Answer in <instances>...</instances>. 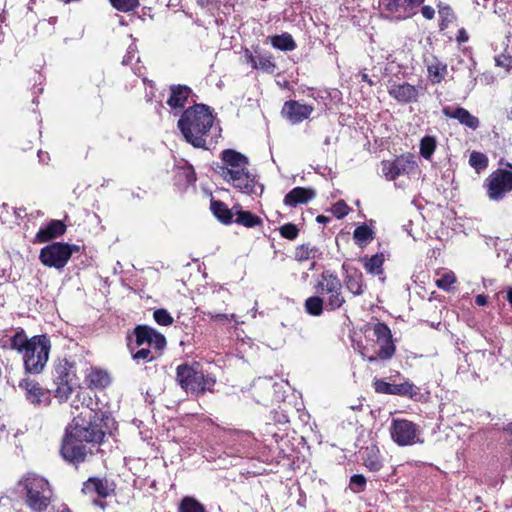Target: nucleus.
Wrapping results in <instances>:
<instances>
[{
	"label": "nucleus",
	"mask_w": 512,
	"mask_h": 512,
	"mask_svg": "<svg viewBox=\"0 0 512 512\" xmlns=\"http://www.w3.org/2000/svg\"><path fill=\"white\" fill-rule=\"evenodd\" d=\"M112 484L107 479L91 477L84 482L82 492L86 495H98L101 498H106L113 492Z\"/></svg>",
	"instance_id": "obj_21"
},
{
	"label": "nucleus",
	"mask_w": 512,
	"mask_h": 512,
	"mask_svg": "<svg viewBox=\"0 0 512 512\" xmlns=\"http://www.w3.org/2000/svg\"><path fill=\"white\" fill-rule=\"evenodd\" d=\"M384 263V257L382 254H375L370 258H367L364 263V268L368 273L373 275H379L382 273Z\"/></svg>",
	"instance_id": "obj_37"
},
{
	"label": "nucleus",
	"mask_w": 512,
	"mask_h": 512,
	"mask_svg": "<svg viewBox=\"0 0 512 512\" xmlns=\"http://www.w3.org/2000/svg\"><path fill=\"white\" fill-rule=\"evenodd\" d=\"M211 210L213 214L224 224H229L233 219V209L230 210L227 205L218 200H211Z\"/></svg>",
	"instance_id": "obj_31"
},
{
	"label": "nucleus",
	"mask_w": 512,
	"mask_h": 512,
	"mask_svg": "<svg viewBox=\"0 0 512 512\" xmlns=\"http://www.w3.org/2000/svg\"><path fill=\"white\" fill-rule=\"evenodd\" d=\"M132 57H133V56L131 55V52L129 51V52H128V55H126V56L123 58L122 63H123L124 65L129 64V63L131 62Z\"/></svg>",
	"instance_id": "obj_59"
},
{
	"label": "nucleus",
	"mask_w": 512,
	"mask_h": 512,
	"mask_svg": "<svg viewBox=\"0 0 512 512\" xmlns=\"http://www.w3.org/2000/svg\"><path fill=\"white\" fill-rule=\"evenodd\" d=\"M182 174L185 177L187 183L191 184L196 181V174L192 167L182 168Z\"/></svg>",
	"instance_id": "obj_51"
},
{
	"label": "nucleus",
	"mask_w": 512,
	"mask_h": 512,
	"mask_svg": "<svg viewBox=\"0 0 512 512\" xmlns=\"http://www.w3.org/2000/svg\"><path fill=\"white\" fill-rule=\"evenodd\" d=\"M176 380L183 390L196 397L206 392L212 393L216 384V378L210 373H205L198 363L179 365Z\"/></svg>",
	"instance_id": "obj_5"
},
{
	"label": "nucleus",
	"mask_w": 512,
	"mask_h": 512,
	"mask_svg": "<svg viewBox=\"0 0 512 512\" xmlns=\"http://www.w3.org/2000/svg\"><path fill=\"white\" fill-rule=\"evenodd\" d=\"M508 119L512 120V112L508 115Z\"/></svg>",
	"instance_id": "obj_64"
},
{
	"label": "nucleus",
	"mask_w": 512,
	"mask_h": 512,
	"mask_svg": "<svg viewBox=\"0 0 512 512\" xmlns=\"http://www.w3.org/2000/svg\"><path fill=\"white\" fill-rule=\"evenodd\" d=\"M213 122L210 108L204 104H196L182 113L178 128L188 143L195 148H206V136Z\"/></svg>",
	"instance_id": "obj_3"
},
{
	"label": "nucleus",
	"mask_w": 512,
	"mask_h": 512,
	"mask_svg": "<svg viewBox=\"0 0 512 512\" xmlns=\"http://www.w3.org/2000/svg\"><path fill=\"white\" fill-rule=\"evenodd\" d=\"M424 0H380L384 12L396 20L407 19L416 14Z\"/></svg>",
	"instance_id": "obj_14"
},
{
	"label": "nucleus",
	"mask_w": 512,
	"mask_h": 512,
	"mask_svg": "<svg viewBox=\"0 0 512 512\" xmlns=\"http://www.w3.org/2000/svg\"><path fill=\"white\" fill-rule=\"evenodd\" d=\"M192 90L186 85H171L170 95L167 99V105L175 110V114L180 112L188 103L189 98L192 96Z\"/></svg>",
	"instance_id": "obj_19"
},
{
	"label": "nucleus",
	"mask_w": 512,
	"mask_h": 512,
	"mask_svg": "<svg viewBox=\"0 0 512 512\" xmlns=\"http://www.w3.org/2000/svg\"><path fill=\"white\" fill-rule=\"evenodd\" d=\"M469 164L477 171H481L487 167L488 159L483 153L473 151L469 157Z\"/></svg>",
	"instance_id": "obj_43"
},
{
	"label": "nucleus",
	"mask_w": 512,
	"mask_h": 512,
	"mask_svg": "<svg viewBox=\"0 0 512 512\" xmlns=\"http://www.w3.org/2000/svg\"><path fill=\"white\" fill-rule=\"evenodd\" d=\"M427 66L428 77L432 83L437 84L443 81L448 73L447 64L438 59L436 56H431L425 59Z\"/></svg>",
	"instance_id": "obj_24"
},
{
	"label": "nucleus",
	"mask_w": 512,
	"mask_h": 512,
	"mask_svg": "<svg viewBox=\"0 0 512 512\" xmlns=\"http://www.w3.org/2000/svg\"><path fill=\"white\" fill-rule=\"evenodd\" d=\"M87 399L92 402L91 398L84 393H78L73 400L71 407L79 413L74 416L72 424L66 429L61 446L63 458L75 465L84 462L88 455L93 454V450L87 444L95 446L105 437L101 426L104 413L97 412L88 404L85 405Z\"/></svg>",
	"instance_id": "obj_1"
},
{
	"label": "nucleus",
	"mask_w": 512,
	"mask_h": 512,
	"mask_svg": "<svg viewBox=\"0 0 512 512\" xmlns=\"http://www.w3.org/2000/svg\"><path fill=\"white\" fill-rule=\"evenodd\" d=\"M178 512H207L205 506L192 496H185L179 503Z\"/></svg>",
	"instance_id": "obj_34"
},
{
	"label": "nucleus",
	"mask_w": 512,
	"mask_h": 512,
	"mask_svg": "<svg viewBox=\"0 0 512 512\" xmlns=\"http://www.w3.org/2000/svg\"><path fill=\"white\" fill-rule=\"evenodd\" d=\"M228 443H231L233 450L238 453H244V449L247 447V442H250L251 437L245 432H230L228 434Z\"/></svg>",
	"instance_id": "obj_32"
},
{
	"label": "nucleus",
	"mask_w": 512,
	"mask_h": 512,
	"mask_svg": "<svg viewBox=\"0 0 512 512\" xmlns=\"http://www.w3.org/2000/svg\"><path fill=\"white\" fill-rule=\"evenodd\" d=\"M50 350L51 341L47 335L33 336L32 342L22 354L25 371L30 374L41 373L48 362Z\"/></svg>",
	"instance_id": "obj_7"
},
{
	"label": "nucleus",
	"mask_w": 512,
	"mask_h": 512,
	"mask_svg": "<svg viewBox=\"0 0 512 512\" xmlns=\"http://www.w3.org/2000/svg\"><path fill=\"white\" fill-rule=\"evenodd\" d=\"M270 43L274 48L281 51H293L296 48V43L289 33L271 36Z\"/></svg>",
	"instance_id": "obj_30"
},
{
	"label": "nucleus",
	"mask_w": 512,
	"mask_h": 512,
	"mask_svg": "<svg viewBox=\"0 0 512 512\" xmlns=\"http://www.w3.org/2000/svg\"><path fill=\"white\" fill-rule=\"evenodd\" d=\"M389 431L391 439L398 446H412L424 442L420 426L407 419H393Z\"/></svg>",
	"instance_id": "obj_10"
},
{
	"label": "nucleus",
	"mask_w": 512,
	"mask_h": 512,
	"mask_svg": "<svg viewBox=\"0 0 512 512\" xmlns=\"http://www.w3.org/2000/svg\"><path fill=\"white\" fill-rule=\"evenodd\" d=\"M456 275L452 271H448L443 273L438 279H436L435 284L438 288L444 291H450L453 284L456 282Z\"/></svg>",
	"instance_id": "obj_41"
},
{
	"label": "nucleus",
	"mask_w": 512,
	"mask_h": 512,
	"mask_svg": "<svg viewBox=\"0 0 512 512\" xmlns=\"http://www.w3.org/2000/svg\"><path fill=\"white\" fill-rule=\"evenodd\" d=\"M321 256L319 248L310 244H302L295 249L294 257L298 262L315 260Z\"/></svg>",
	"instance_id": "obj_29"
},
{
	"label": "nucleus",
	"mask_w": 512,
	"mask_h": 512,
	"mask_svg": "<svg viewBox=\"0 0 512 512\" xmlns=\"http://www.w3.org/2000/svg\"><path fill=\"white\" fill-rule=\"evenodd\" d=\"M245 60L252 66L253 69H257L258 56H254L249 50H245Z\"/></svg>",
	"instance_id": "obj_52"
},
{
	"label": "nucleus",
	"mask_w": 512,
	"mask_h": 512,
	"mask_svg": "<svg viewBox=\"0 0 512 512\" xmlns=\"http://www.w3.org/2000/svg\"><path fill=\"white\" fill-rule=\"evenodd\" d=\"M135 342L129 344L132 358L135 361L150 362L156 358V355L149 348L152 347L155 353H160L166 346V339L163 334L159 333L155 329L146 326L139 325L134 329Z\"/></svg>",
	"instance_id": "obj_6"
},
{
	"label": "nucleus",
	"mask_w": 512,
	"mask_h": 512,
	"mask_svg": "<svg viewBox=\"0 0 512 512\" xmlns=\"http://www.w3.org/2000/svg\"><path fill=\"white\" fill-rule=\"evenodd\" d=\"M112 6L122 12H129L139 6V0H110Z\"/></svg>",
	"instance_id": "obj_44"
},
{
	"label": "nucleus",
	"mask_w": 512,
	"mask_h": 512,
	"mask_svg": "<svg viewBox=\"0 0 512 512\" xmlns=\"http://www.w3.org/2000/svg\"><path fill=\"white\" fill-rule=\"evenodd\" d=\"M235 222L248 228L256 227L262 223L261 219L249 211H243L239 206H234Z\"/></svg>",
	"instance_id": "obj_27"
},
{
	"label": "nucleus",
	"mask_w": 512,
	"mask_h": 512,
	"mask_svg": "<svg viewBox=\"0 0 512 512\" xmlns=\"http://www.w3.org/2000/svg\"><path fill=\"white\" fill-rule=\"evenodd\" d=\"M316 221L318 223H327L329 221V218L324 215H318Z\"/></svg>",
	"instance_id": "obj_58"
},
{
	"label": "nucleus",
	"mask_w": 512,
	"mask_h": 512,
	"mask_svg": "<svg viewBox=\"0 0 512 512\" xmlns=\"http://www.w3.org/2000/svg\"><path fill=\"white\" fill-rule=\"evenodd\" d=\"M75 251H78L76 245L54 242L41 249L39 260L46 267L60 270L66 266Z\"/></svg>",
	"instance_id": "obj_11"
},
{
	"label": "nucleus",
	"mask_w": 512,
	"mask_h": 512,
	"mask_svg": "<svg viewBox=\"0 0 512 512\" xmlns=\"http://www.w3.org/2000/svg\"><path fill=\"white\" fill-rule=\"evenodd\" d=\"M53 381L56 385L55 397L66 401L78 386L75 366L67 359L60 360L54 368Z\"/></svg>",
	"instance_id": "obj_9"
},
{
	"label": "nucleus",
	"mask_w": 512,
	"mask_h": 512,
	"mask_svg": "<svg viewBox=\"0 0 512 512\" xmlns=\"http://www.w3.org/2000/svg\"><path fill=\"white\" fill-rule=\"evenodd\" d=\"M363 464L372 472H377L382 468L383 464L377 446L366 447L363 452Z\"/></svg>",
	"instance_id": "obj_26"
},
{
	"label": "nucleus",
	"mask_w": 512,
	"mask_h": 512,
	"mask_svg": "<svg viewBox=\"0 0 512 512\" xmlns=\"http://www.w3.org/2000/svg\"><path fill=\"white\" fill-rule=\"evenodd\" d=\"M360 77L362 81L367 82L370 86L375 85V82L368 76V74L361 72Z\"/></svg>",
	"instance_id": "obj_56"
},
{
	"label": "nucleus",
	"mask_w": 512,
	"mask_h": 512,
	"mask_svg": "<svg viewBox=\"0 0 512 512\" xmlns=\"http://www.w3.org/2000/svg\"><path fill=\"white\" fill-rule=\"evenodd\" d=\"M19 485L25 492V504L32 512H44L54 499L50 483L38 474L27 473Z\"/></svg>",
	"instance_id": "obj_4"
},
{
	"label": "nucleus",
	"mask_w": 512,
	"mask_h": 512,
	"mask_svg": "<svg viewBox=\"0 0 512 512\" xmlns=\"http://www.w3.org/2000/svg\"><path fill=\"white\" fill-rule=\"evenodd\" d=\"M373 333L380 345L376 355L367 357V361L374 362L377 359L388 360L392 358L395 353V345L392 340L390 328L382 322H378L373 327Z\"/></svg>",
	"instance_id": "obj_13"
},
{
	"label": "nucleus",
	"mask_w": 512,
	"mask_h": 512,
	"mask_svg": "<svg viewBox=\"0 0 512 512\" xmlns=\"http://www.w3.org/2000/svg\"><path fill=\"white\" fill-rule=\"evenodd\" d=\"M87 378L90 385L95 387L104 388L110 383L109 375L105 371L99 369H92Z\"/></svg>",
	"instance_id": "obj_36"
},
{
	"label": "nucleus",
	"mask_w": 512,
	"mask_h": 512,
	"mask_svg": "<svg viewBox=\"0 0 512 512\" xmlns=\"http://www.w3.org/2000/svg\"><path fill=\"white\" fill-rule=\"evenodd\" d=\"M257 69L268 74L274 73L276 64L273 61V57L269 54L258 55Z\"/></svg>",
	"instance_id": "obj_42"
},
{
	"label": "nucleus",
	"mask_w": 512,
	"mask_h": 512,
	"mask_svg": "<svg viewBox=\"0 0 512 512\" xmlns=\"http://www.w3.org/2000/svg\"><path fill=\"white\" fill-rule=\"evenodd\" d=\"M495 62L497 66L506 68L508 70L512 66V56L508 54H500L495 57Z\"/></svg>",
	"instance_id": "obj_50"
},
{
	"label": "nucleus",
	"mask_w": 512,
	"mask_h": 512,
	"mask_svg": "<svg viewBox=\"0 0 512 512\" xmlns=\"http://www.w3.org/2000/svg\"><path fill=\"white\" fill-rule=\"evenodd\" d=\"M196 2L199 6L206 7L210 3V0H196Z\"/></svg>",
	"instance_id": "obj_60"
},
{
	"label": "nucleus",
	"mask_w": 512,
	"mask_h": 512,
	"mask_svg": "<svg viewBox=\"0 0 512 512\" xmlns=\"http://www.w3.org/2000/svg\"><path fill=\"white\" fill-rule=\"evenodd\" d=\"M437 7L440 17V30H445L451 23L456 21L457 16L451 6L448 4L440 2Z\"/></svg>",
	"instance_id": "obj_33"
},
{
	"label": "nucleus",
	"mask_w": 512,
	"mask_h": 512,
	"mask_svg": "<svg viewBox=\"0 0 512 512\" xmlns=\"http://www.w3.org/2000/svg\"><path fill=\"white\" fill-rule=\"evenodd\" d=\"M442 113L448 118L458 120L460 124L472 130H476L480 125L479 119L463 107L446 106L442 109Z\"/></svg>",
	"instance_id": "obj_20"
},
{
	"label": "nucleus",
	"mask_w": 512,
	"mask_h": 512,
	"mask_svg": "<svg viewBox=\"0 0 512 512\" xmlns=\"http://www.w3.org/2000/svg\"><path fill=\"white\" fill-rule=\"evenodd\" d=\"M155 322L161 326H169L173 323V317L166 309H157L153 313Z\"/></svg>",
	"instance_id": "obj_45"
},
{
	"label": "nucleus",
	"mask_w": 512,
	"mask_h": 512,
	"mask_svg": "<svg viewBox=\"0 0 512 512\" xmlns=\"http://www.w3.org/2000/svg\"><path fill=\"white\" fill-rule=\"evenodd\" d=\"M38 157H39V161L42 162V163H45L46 160L49 159L48 153H43L42 151L38 152Z\"/></svg>",
	"instance_id": "obj_57"
},
{
	"label": "nucleus",
	"mask_w": 512,
	"mask_h": 512,
	"mask_svg": "<svg viewBox=\"0 0 512 512\" xmlns=\"http://www.w3.org/2000/svg\"><path fill=\"white\" fill-rule=\"evenodd\" d=\"M65 232L66 225L61 220H51L46 226L39 229L35 236V241L45 243L62 236Z\"/></svg>",
	"instance_id": "obj_22"
},
{
	"label": "nucleus",
	"mask_w": 512,
	"mask_h": 512,
	"mask_svg": "<svg viewBox=\"0 0 512 512\" xmlns=\"http://www.w3.org/2000/svg\"><path fill=\"white\" fill-rule=\"evenodd\" d=\"M313 110L314 108L311 105L289 100L284 103L282 114L292 124H297L308 119Z\"/></svg>",
	"instance_id": "obj_18"
},
{
	"label": "nucleus",
	"mask_w": 512,
	"mask_h": 512,
	"mask_svg": "<svg viewBox=\"0 0 512 512\" xmlns=\"http://www.w3.org/2000/svg\"><path fill=\"white\" fill-rule=\"evenodd\" d=\"M479 433H481V431H479V432H477V433H475V434H472V435L470 436V438H471V439H473V438H474V437H476Z\"/></svg>",
	"instance_id": "obj_63"
},
{
	"label": "nucleus",
	"mask_w": 512,
	"mask_h": 512,
	"mask_svg": "<svg viewBox=\"0 0 512 512\" xmlns=\"http://www.w3.org/2000/svg\"><path fill=\"white\" fill-rule=\"evenodd\" d=\"M254 397L258 403L265 404L266 402V395H262L258 392L260 389H265L266 394L269 395L271 393L272 383L271 380L267 379H258L256 382H254Z\"/></svg>",
	"instance_id": "obj_39"
},
{
	"label": "nucleus",
	"mask_w": 512,
	"mask_h": 512,
	"mask_svg": "<svg viewBox=\"0 0 512 512\" xmlns=\"http://www.w3.org/2000/svg\"><path fill=\"white\" fill-rule=\"evenodd\" d=\"M280 235L288 240H294L299 234V229L293 223L284 224L279 228Z\"/></svg>",
	"instance_id": "obj_46"
},
{
	"label": "nucleus",
	"mask_w": 512,
	"mask_h": 512,
	"mask_svg": "<svg viewBox=\"0 0 512 512\" xmlns=\"http://www.w3.org/2000/svg\"><path fill=\"white\" fill-rule=\"evenodd\" d=\"M350 489L355 493H360L365 490L366 478L361 474H355L350 478Z\"/></svg>",
	"instance_id": "obj_47"
},
{
	"label": "nucleus",
	"mask_w": 512,
	"mask_h": 512,
	"mask_svg": "<svg viewBox=\"0 0 512 512\" xmlns=\"http://www.w3.org/2000/svg\"><path fill=\"white\" fill-rule=\"evenodd\" d=\"M436 146L437 142L435 137L429 135L424 136L420 141V155L424 159L430 160L435 152Z\"/></svg>",
	"instance_id": "obj_38"
},
{
	"label": "nucleus",
	"mask_w": 512,
	"mask_h": 512,
	"mask_svg": "<svg viewBox=\"0 0 512 512\" xmlns=\"http://www.w3.org/2000/svg\"><path fill=\"white\" fill-rule=\"evenodd\" d=\"M360 407H361V404H360V405H358V406H357V405L351 406V408H352L353 410L358 409V408H360Z\"/></svg>",
	"instance_id": "obj_62"
},
{
	"label": "nucleus",
	"mask_w": 512,
	"mask_h": 512,
	"mask_svg": "<svg viewBox=\"0 0 512 512\" xmlns=\"http://www.w3.org/2000/svg\"><path fill=\"white\" fill-rule=\"evenodd\" d=\"M487 302V297L485 295L480 294L475 297V303L478 306H485Z\"/></svg>",
	"instance_id": "obj_55"
},
{
	"label": "nucleus",
	"mask_w": 512,
	"mask_h": 512,
	"mask_svg": "<svg viewBox=\"0 0 512 512\" xmlns=\"http://www.w3.org/2000/svg\"><path fill=\"white\" fill-rule=\"evenodd\" d=\"M93 503H94V505L99 506V507H101L102 509H104V508H105V503H104L103 501H101V500H97V499H95V500H93Z\"/></svg>",
	"instance_id": "obj_61"
},
{
	"label": "nucleus",
	"mask_w": 512,
	"mask_h": 512,
	"mask_svg": "<svg viewBox=\"0 0 512 512\" xmlns=\"http://www.w3.org/2000/svg\"><path fill=\"white\" fill-rule=\"evenodd\" d=\"M305 309L310 315L320 316L325 309V299L320 295L311 296L305 301Z\"/></svg>",
	"instance_id": "obj_35"
},
{
	"label": "nucleus",
	"mask_w": 512,
	"mask_h": 512,
	"mask_svg": "<svg viewBox=\"0 0 512 512\" xmlns=\"http://www.w3.org/2000/svg\"><path fill=\"white\" fill-rule=\"evenodd\" d=\"M349 210V206L343 200L336 202L331 208L333 215L339 219L345 217Z\"/></svg>",
	"instance_id": "obj_48"
},
{
	"label": "nucleus",
	"mask_w": 512,
	"mask_h": 512,
	"mask_svg": "<svg viewBox=\"0 0 512 512\" xmlns=\"http://www.w3.org/2000/svg\"><path fill=\"white\" fill-rule=\"evenodd\" d=\"M203 314L207 315L210 318V320L216 321V322H228V321L235 320L234 314L214 313L211 311H208V312L203 311Z\"/></svg>",
	"instance_id": "obj_49"
},
{
	"label": "nucleus",
	"mask_w": 512,
	"mask_h": 512,
	"mask_svg": "<svg viewBox=\"0 0 512 512\" xmlns=\"http://www.w3.org/2000/svg\"><path fill=\"white\" fill-rule=\"evenodd\" d=\"M425 91L426 87L421 81L417 85H411L407 82L393 83L388 88L389 95L402 104L417 102Z\"/></svg>",
	"instance_id": "obj_15"
},
{
	"label": "nucleus",
	"mask_w": 512,
	"mask_h": 512,
	"mask_svg": "<svg viewBox=\"0 0 512 512\" xmlns=\"http://www.w3.org/2000/svg\"><path fill=\"white\" fill-rule=\"evenodd\" d=\"M32 342V338H28L25 331L23 329H18L13 336L9 339V346L12 350L17 351L21 355L28 348L30 343Z\"/></svg>",
	"instance_id": "obj_28"
},
{
	"label": "nucleus",
	"mask_w": 512,
	"mask_h": 512,
	"mask_svg": "<svg viewBox=\"0 0 512 512\" xmlns=\"http://www.w3.org/2000/svg\"><path fill=\"white\" fill-rule=\"evenodd\" d=\"M374 388L377 393L406 396L409 398L415 397L419 392V389L408 380L400 384H392L384 380H375Z\"/></svg>",
	"instance_id": "obj_16"
},
{
	"label": "nucleus",
	"mask_w": 512,
	"mask_h": 512,
	"mask_svg": "<svg viewBox=\"0 0 512 512\" xmlns=\"http://www.w3.org/2000/svg\"><path fill=\"white\" fill-rule=\"evenodd\" d=\"M355 241L362 245L373 239V231L367 225L358 226L354 232Z\"/></svg>",
	"instance_id": "obj_40"
},
{
	"label": "nucleus",
	"mask_w": 512,
	"mask_h": 512,
	"mask_svg": "<svg viewBox=\"0 0 512 512\" xmlns=\"http://www.w3.org/2000/svg\"><path fill=\"white\" fill-rule=\"evenodd\" d=\"M315 289L325 299V309L327 311H335L344 305L345 297L342 293V282L334 272L330 270L323 271Z\"/></svg>",
	"instance_id": "obj_8"
},
{
	"label": "nucleus",
	"mask_w": 512,
	"mask_h": 512,
	"mask_svg": "<svg viewBox=\"0 0 512 512\" xmlns=\"http://www.w3.org/2000/svg\"><path fill=\"white\" fill-rule=\"evenodd\" d=\"M222 164L216 168L217 173L235 189L249 196H261L264 187L256 176L249 171L248 158L233 149L223 150Z\"/></svg>",
	"instance_id": "obj_2"
},
{
	"label": "nucleus",
	"mask_w": 512,
	"mask_h": 512,
	"mask_svg": "<svg viewBox=\"0 0 512 512\" xmlns=\"http://www.w3.org/2000/svg\"><path fill=\"white\" fill-rule=\"evenodd\" d=\"M418 168L414 157L411 154H402L393 161L384 160L381 162V172L386 180H395L400 176L414 174Z\"/></svg>",
	"instance_id": "obj_12"
},
{
	"label": "nucleus",
	"mask_w": 512,
	"mask_h": 512,
	"mask_svg": "<svg viewBox=\"0 0 512 512\" xmlns=\"http://www.w3.org/2000/svg\"><path fill=\"white\" fill-rule=\"evenodd\" d=\"M421 14L425 19L431 20L435 16V10L433 7L426 5L421 8Z\"/></svg>",
	"instance_id": "obj_53"
},
{
	"label": "nucleus",
	"mask_w": 512,
	"mask_h": 512,
	"mask_svg": "<svg viewBox=\"0 0 512 512\" xmlns=\"http://www.w3.org/2000/svg\"><path fill=\"white\" fill-rule=\"evenodd\" d=\"M314 196L315 193L311 189L295 187L285 195L284 203L287 206L295 207L298 204L307 203Z\"/></svg>",
	"instance_id": "obj_25"
},
{
	"label": "nucleus",
	"mask_w": 512,
	"mask_h": 512,
	"mask_svg": "<svg viewBox=\"0 0 512 512\" xmlns=\"http://www.w3.org/2000/svg\"><path fill=\"white\" fill-rule=\"evenodd\" d=\"M468 40H469L468 32L466 31L465 28H460L458 30V34L456 36V41L458 42V44H463V43H466Z\"/></svg>",
	"instance_id": "obj_54"
},
{
	"label": "nucleus",
	"mask_w": 512,
	"mask_h": 512,
	"mask_svg": "<svg viewBox=\"0 0 512 512\" xmlns=\"http://www.w3.org/2000/svg\"><path fill=\"white\" fill-rule=\"evenodd\" d=\"M344 284L347 290L354 296L362 295L367 288L366 284L364 283L362 272L356 268L346 271Z\"/></svg>",
	"instance_id": "obj_23"
},
{
	"label": "nucleus",
	"mask_w": 512,
	"mask_h": 512,
	"mask_svg": "<svg viewBox=\"0 0 512 512\" xmlns=\"http://www.w3.org/2000/svg\"><path fill=\"white\" fill-rule=\"evenodd\" d=\"M25 391L26 399L34 405H48L50 403V393L43 389L39 383L34 380L24 379L19 384Z\"/></svg>",
	"instance_id": "obj_17"
}]
</instances>
